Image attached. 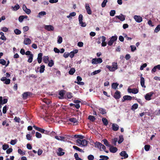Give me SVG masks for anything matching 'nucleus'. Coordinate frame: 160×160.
<instances>
[{
	"instance_id": "nucleus-1",
	"label": "nucleus",
	"mask_w": 160,
	"mask_h": 160,
	"mask_svg": "<svg viewBox=\"0 0 160 160\" xmlns=\"http://www.w3.org/2000/svg\"><path fill=\"white\" fill-rule=\"evenodd\" d=\"M106 67L111 72H114L118 68V65L117 62H113L112 63V66L107 65Z\"/></svg>"
},
{
	"instance_id": "nucleus-2",
	"label": "nucleus",
	"mask_w": 160,
	"mask_h": 160,
	"mask_svg": "<svg viewBox=\"0 0 160 160\" xmlns=\"http://www.w3.org/2000/svg\"><path fill=\"white\" fill-rule=\"evenodd\" d=\"M118 37L117 36H112L110 40L108 42V44L109 46H112L113 42L117 39Z\"/></svg>"
},
{
	"instance_id": "nucleus-3",
	"label": "nucleus",
	"mask_w": 160,
	"mask_h": 160,
	"mask_svg": "<svg viewBox=\"0 0 160 160\" xmlns=\"http://www.w3.org/2000/svg\"><path fill=\"white\" fill-rule=\"evenodd\" d=\"M78 20L79 23L81 25V26L82 27H85L86 26L87 24L85 22H82L83 20V16L82 14H80L78 17Z\"/></svg>"
},
{
	"instance_id": "nucleus-4",
	"label": "nucleus",
	"mask_w": 160,
	"mask_h": 160,
	"mask_svg": "<svg viewBox=\"0 0 160 160\" xmlns=\"http://www.w3.org/2000/svg\"><path fill=\"white\" fill-rule=\"evenodd\" d=\"M102 62V59L101 58H95L92 59V63L93 64H97L98 63H101Z\"/></svg>"
},
{
	"instance_id": "nucleus-5",
	"label": "nucleus",
	"mask_w": 160,
	"mask_h": 160,
	"mask_svg": "<svg viewBox=\"0 0 160 160\" xmlns=\"http://www.w3.org/2000/svg\"><path fill=\"white\" fill-rule=\"evenodd\" d=\"M155 93L153 92H151L146 94L145 96V99L148 101H149L151 100V97Z\"/></svg>"
},
{
	"instance_id": "nucleus-6",
	"label": "nucleus",
	"mask_w": 160,
	"mask_h": 160,
	"mask_svg": "<svg viewBox=\"0 0 160 160\" xmlns=\"http://www.w3.org/2000/svg\"><path fill=\"white\" fill-rule=\"evenodd\" d=\"M133 18L135 21L137 22H141L142 20V18L140 16L135 15L134 16Z\"/></svg>"
},
{
	"instance_id": "nucleus-7",
	"label": "nucleus",
	"mask_w": 160,
	"mask_h": 160,
	"mask_svg": "<svg viewBox=\"0 0 160 160\" xmlns=\"http://www.w3.org/2000/svg\"><path fill=\"white\" fill-rule=\"evenodd\" d=\"M121 92L118 90H116L113 96L114 98L116 99H119L121 97Z\"/></svg>"
},
{
	"instance_id": "nucleus-8",
	"label": "nucleus",
	"mask_w": 160,
	"mask_h": 160,
	"mask_svg": "<svg viewBox=\"0 0 160 160\" xmlns=\"http://www.w3.org/2000/svg\"><path fill=\"white\" fill-rule=\"evenodd\" d=\"M85 9L87 13L89 15H91L92 13V11L89 7V4L88 3L86 4Z\"/></svg>"
},
{
	"instance_id": "nucleus-9",
	"label": "nucleus",
	"mask_w": 160,
	"mask_h": 160,
	"mask_svg": "<svg viewBox=\"0 0 160 160\" xmlns=\"http://www.w3.org/2000/svg\"><path fill=\"white\" fill-rule=\"evenodd\" d=\"M32 95V93L30 92H24L22 94L23 98L24 99H26L28 96H30Z\"/></svg>"
},
{
	"instance_id": "nucleus-10",
	"label": "nucleus",
	"mask_w": 160,
	"mask_h": 160,
	"mask_svg": "<svg viewBox=\"0 0 160 160\" xmlns=\"http://www.w3.org/2000/svg\"><path fill=\"white\" fill-rule=\"evenodd\" d=\"M132 98L131 96L129 95H125L123 97V99H122V101L124 102L126 100L130 101L132 99Z\"/></svg>"
},
{
	"instance_id": "nucleus-11",
	"label": "nucleus",
	"mask_w": 160,
	"mask_h": 160,
	"mask_svg": "<svg viewBox=\"0 0 160 160\" xmlns=\"http://www.w3.org/2000/svg\"><path fill=\"white\" fill-rule=\"evenodd\" d=\"M22 9L23 10L28 14H29L31 12L30 9L27 8L26 6L23 4L22 6Z\"/></svg>"
},
{
	"instance_id": "nucleus-12",
	"label": "nucleus",
	"mask_w": 160,
	"mask_h": 160,
	"mask_svg": "<svg viewBox=\"0 0 160 160\" xmlns=\"http://www.w3.org/2000/svg\"><path fill=\"white\" fill-rule=\"evenodd\" d=\"M44 28L48 31H53L54 29L53 27L51 25H45Z\"/></svg>"
},
{
	"instance_id": "nucleus-13",
	"label": "nucleus",
	"mask_w": 160,
	"mask_h": 160,
	"mask_svg": "<svg viewBox=\"0 0 160 160\" xmlns=\"http://www.w3.org/2000/svg\"><path fill=\"white\" fill-rule=\"evenodd\" d=\"M65 91L64 90H60L59 92V95L60 96L58 97L59 99H62L64 98V95Z\"/></svg>"
},
{
	"instance_id": "nucleus-14",
	"label": "nucleus",
	"mask_w": 160,
	"mask_h": 160,
	"mask_svg": "<svg viewBox=\"0 0 160 160\" xmlns=\"http://www.w3.org/2000/svg\"><path fill=\"white\" fill-rule=\"evenodd\" d=\"M63 150L61 148H59L58 149L57 154L59 156H62L65 154V152H63Z\"/></svg>"
},
{
	"instance_id": "nucleus-15",
	"label": "nucleus",
	"mask_w": 160,
	"mask_h": 160,
	"mask_svg": "<svg viewBox=\"0 0 160 160\" xmlns=\"http://www.w3.org/2000/svg\"><path fill=\"white\" fill-rule=\"evenodd\" d=\"M142 74H141L140 77V84L142 87L145 88L146 86L145 85V79L142 76Z\"/></svg>"
},
{
	"instance_id": "nucleus-16",
	"label": "nucleus",
	"mask_w": 160,
	"mask_h": 160,
	"mask_svg": "<svg viewBox=\"0 0 160 160\" xmlns=\"http://www.w3.org/2000/svg\"><path fill=\"white\" fill-rule=\"evenodd\" d=\"M110 151L112 153H114L117 152L118 151V148L116 147H114L111 145V147H109Z\"/></svg>"
},
{
	"instance_id": "nucleus-17",
	"label": "nucleus",
	"mask_w": 160,
	"mask_h": 160,
	"mask_svg": "<svg viewBox=\"0 0 160 160\" xmlns=\"http://www.w3.org/2000/svg\"><path fill=\"white\" fill-rule=\"evenodd\" d=\"M116 17L121 21H123L125 20V17L122 14H121L119 16H116Z\"/></svg>"
},
{
	"instance_id": "nucleus-18",
	"label": "nucleus",
	"mask_w": 160,
	"mask_h": 160,
	"mask_svg": "<svg viewBox=\"0 0 160 160\" xmlns=\"http://www.w3.org/2000/svg\"><path fill=\"white\" fill-rule=\"evenodd\" d=\"M31 43V40L29 38H25L23 43L26 45H29Z\"/></svg>"
},
{
	"instance_id": "nucleus-19",
	"label": "nucleus",
	"mask_w": 160,
	"mask_h": 160,
	"mask_svg": "<svg viewBox=\"0 0 160 160\" xmlns=\"http://www.w3.org/2000/svg\"><path fill=\"white\" fill-rule=\"evenodd\" d=\"M42 53H40L38 54L37 60L38 62L39 63H40L42 61Z\"/></svg>"
},
{
	"instance_id": "nucleus-20",
	"label": "nucleus",
	"mask_w": 160,
	"mask_h": 160,
	"mask_svg": "<svg viewBox=\"0 0 160 160\" xmlns=\"http://www.w3.org/2000/svg\"><path fill=\"white\" fill-rule=\"evenodd\" d=\"M101 38L102 39V43H101L102 46L105 47L107 45V43L105 42L106 40V38L105 36H102Z\"/></svg>"
},
{
	"instance_id": "nucleus-21",
	"label": "nucleus",
	"mask_w": 160,
	"mask_h": 160,
	"mask_svg": "<svg viewBox=\"0 0 160 160\" xmlns=\"http://www.w3.org/2000/svg\"><path fill=\"white\" fill-rule=\"evenodd\" d=\"M95 147H97L98 148H99L100 151H102L101 149L102 146V144L100 142H96L95 143Z\"/></svg>"
},
{
	"instance_id": "nucleus-22",
	"label": "nucleus",
	"mask_w": 160,
	"mask_h": 160,
	"mask_svg": "<svg viewBox=\"0 0 160 160\" xmlns=\"http://www.w3.org/2000/svg\"><path fill=\"white\" fill-rule=\"evenodd\" d=\"M120 155L122 157H123L124 158H126L128 157V155L127 153L125 151H123L121 152L120 153Z\"/></svg>"
},
{
	"instance_id": "nucleus-23",
	"label": "nucleus",
	"mask_w": 160,
	"mask_h": 160,
	"mask_svg": "<svg viewBox=\"0 0 160 160\" xmlns=\"http://www.w3.org/2000/svg\"><path fill=\"white\" fill-rule=\"evenodd\" d=\"M112 128L113 130L117 131L119 129V126L117 124L113 123L112 125Z\"/></svg>"
},
{
	"instance_id": "nucleus-24",
	"label": "nucleus",
	"mask_w": 160,
	"mask_h": 160,
	"mask_svg": "<svg viewBox=\"0 0 160 160\" xmlns=\"http://www.w3.org/2000/svg\"><path fill=\"white\" fill-rule=\"evenodd\" d=\"M33 127L37 131L43 133V132H44V130L42 128L39 127H38L35 126L34 125L33 126Z\"/></svg>"
},
{
	"instance_id": "nucleus-25",
	"label": "nucleus",
	"mask_w": 160,
	"mask_h": 160,
	"mask_svg": "<svg viewBox=\"0 0 160 160\" xmlns=\"http://www.w3.org/2000/svg\"><path fill=\"white\" fill-rule=\"evenodd\" d=\"M2 96L0 97V109L2 108V105L3 104H6L8 102V99H7L4 98L3 99V102L2 103Z\"/></svg>"
},
{
	"instance_id": "nucleus-26",
	"label": "nucleus",
	"mask_w": 160,
	"mask_h": 160,
	"mask_svg": "<svg viewBox=\"0 0 160 160\" xmlns=\"http://www.w3.org/2000/svg\"><path fill=\"white\" fill-rule=\"evenodd\" d=\"M76 71L75 69L74 68H71L68 72L69 74L71 75H72Z\"/></svg>"
},
{
	"instance_id": "nucleus-27",
	"label": "nucleus",
	"mask_w": 160,
	"mask_h": 160,
	"mask_svg": "<svg viewBox=\"0 0 160 160\" xmlns=\"http://www.w3.org/2000/svg\"><path fill=\"white\" fill-rule=\"evenodd\" d=\"M102 122L104 125L106 126H107L108 124V121L107 119L104 118H103L102 119Z\"/></svg>"
},
{
	"instance_id": "nucleus-28",
	"label": "nucleus",
	"mask_w": 160,
	"mask_h": 160,
	"mask_svg": "<svg viewBox=\"0 0 160 160\" xmlns=\"http://www.w3.org/2000/svg\"><path fill=\"white\" fill-rule=\"evenodd\" d=\"M102 141L103 142L104 144L107 146H108L109 147H111V145L109 144V142L108 140L106 139H104L102 140Z\"/></svg>"
},
{
	"instance_id": "nucleus-29",
	"label": "nucleus",
	"mask_w": 160,
	"mask_h": 160,
	"mask_svg": "<svg viewBox=\"0 0 160 160\" xmlns=\"http://www.w3.org/2000/svg\"><path fill=\"white\" fill-rule=\"evenodd\" d=\"M119 84L117 82H113L112 85V88L114 89H116Z\"/></svg>"
},
{
	"instance_id": "nucleus-30",
	"label": "nucleus",
	"mask_w": 160,
	"mask_h": 160,
	"mask_svg": "<svg viewBox=\"0 0 160 160\" xmlns=\"http://www.w3.org/2000/svg\"><path fill=\"white\" fill-rule=\"evenodd\" d=\"M46 13L45 11H42L38 13V17L40 18L41 16H43L46 15Z\"/></svg>"
},
{
	"instance_id": "nucleus-31",
	"label": "nucleus",
	"mask_w": 160,
	"mask_h": 160,
	"mask_svg": "<svg viewBox=\"0 0 160 160\" xmlns=\"http://www.w3.org/2000/svg\"><path fill=\"white\" fill-rule=\"evenodd\" d=\"M33 54L31 53V54L30 55V56H29L28 57V62L29 63H31L32 62L33 60Z\"/></svg>"
},
{
	"instance_id": "nucleus-32",
	"label": "nucleus",
	"mask_w": 160,
	"mask_h": 160,
	"mask_svg": "<svg viewBox=\"0 0 160 160\" xmlns=\"http://www.w3.org/2000/svg\"><path fill=\"white\" fill-rule=\"evenodd\" d=\"M88 144V141L85 139H83L82 140V143L81 145L83 146H86Z\"/></svg>"
},
{
	"instance_id": "nucleus-33",
	"label": "nucleus",
	"mask_w": 160,
	"mask_h": 160,
	"mask_svg": "<svg viewBox=\"0 0 160 160\" xmlns=\"http://www.w3.org/2000/svg\"><path fill=\"white\" fill-rule=\"evenodd\" d=\"M45 65H42L39 68V72L40 73H42L44 72V71L45 70Z\"/></svg>"
},
{
	"instance_id": "nucleus-34",
	"label": "nucleus",
	"mask_w": 160,
	"mask_h": 160,
	"mask_svg": "<svg viewBox=\"0 0 160 160\" xmlns=\"http://www.w3.org/2000/svg\"><path fill=\"white\" fill-rule=\"evenodd\" d=\"M88 119H89L90 121L94 122L96 120V118L95 117L92 115H89L88 117Z\"/></svg>"
},
{
	"instance_id": "nucleus-35",
	"label": "nucleus",
	"mask_w": 160,
	"mask_h": 160,
	"mask_svg": "<svg viewBox=\"0 0 160 160\" xmlns=\"http://www.w3.org/2000/svg\"><path fill=\"white\" fill-rule=\"evenodd\" d=\"M66 95L68 99H71L73 97L72 94L71 92H67L66 94Z\"/></svg>"
},
{
	"instance_id": "nucleus-36",
	"label": "nucleus",
	"mask_w": 160,
	"mask_h": 160,
	"mask_svg": "<svg viewBox=\"0 0 160 160\" xmlns=\"http://www.w3.org/2000/svg\"><path fill=\"white\" fill-rule=\"evenodd\" d=\"M55 138L56 139L58 140H61L63 141L64 140V139H65V138L64 137H62V136H56L55 137Z\"/></svg>"
},
{
	"instance_id": "nucleus-37",
	"label": "nucleus",
	"mask_w": 160,
	"mask_h": 160,
	"mask_svg": "<svg viewBox=\"0 0 160 160\" xmlns=\"http://www.w3.org/2000/svg\"><path fill=\"white\" fill-rule=\"evenodd\" d=\"M43 61L46 63H48L49 61V57L48 56H44L43 59Z\"/></svg>"
},
{
	"instance_id": "nucleus-38",
	"label": "nucleus",
	"mask_w": 160,
	"mask_h": 160,
	"mask_svg": "<svg viewBox=\"0 0 160 160\" xmlns=\"http://www.w3.org/2000/svg\"><path fill=\"white\" fill-rule=\"evenodd\" d=\"M124 140L123 136L122 135H120L119 136V139L118 141L119 144L122 143Z\"/></svg>"
},
{
	"instance_id": "nucleus-39",
	"label": "nucleus",
	"mask_w": 160,
	"mask_h": 160,
	"mask_svg": "<svg viewBox=\"0 0 160 160\" xmlns=\"http://www.w3.org/2000/svg\"><path fill=\"white\" fill-rule=\"evenodd\" d=\"M99 110L100 111V112L102 114H104L106 113V110L103 108H100L99 109Z\"/></svg>"
},
{
	"instance_id": "nucleus-40",
	"label": "nucleus",
	"mask_w": 160,
	"mask_h": 160,
	"mask_svg": "<svg viewBox=\"0 0 160 160\" xmlns=\"http://www.w3.org/2000/svg\"><path fill=\"white\" fill-rule=\"evenodd\" d=\"M69 120L70 122L74 123H75L78 122V120L76 118H70L69 119Z\"/></svg>"
},
{
	"instance_id": "nucleus-41",
	"label": "nucleus",
	"mask_w": 160,
	"mask_h": 160,
	"mask_svg": "<svg viewBox=\"0 0 160 160\" xmlns=\"http://www.w3.org/2000/svg\"><path fill=\"white\" fill-rule=\"evenodd\" d=\"M20 8V6L19 5L17 4L14 7L12 6V8L13 9V11H16Z\"/></svg>"
},
{
	"instance_id": "nucleus-42",
	"label": "nucleus",
	"mask_w": 160,
	"mask_h": 160,
	"mask_svg": "<svg viewBox=\"0 0 160 160\" xmlns=\"http://www.w3.org/2000/svg\"><path fill=\"white\" fill-rule=\"evenodd\" d=\"M14 31L15 34L17 35H19L21 33V31L18 29H15Z\"/></svg>"
},
{
	"instance_id": "nucleus-43",
	"label": "nucleus",
	"mask_w": 160,
	"mask_h": 160,
	"mask_svg": "<svg viewBox=\"0 0 160 160\" xmlns=\"http://www.w3.org/2000/svg\"><path fill=\"white\" fill-rule=\"evenodd\" d=\"M48 66L50 67H52L54 64V62L52 60H50V61H48Z\"/></svg>"
},
{
	"instance_id": "nucleus-44",
	"label": "nucleus",
	"mask_w": 160,
	"mask_h": 160,
	"mask_svg": "<svg viewBox=\"0 0 160 160\" xmlns=\"http://www.w3.org/2000/svg\"><path fill=\"white\" fill-rule=\"evenodd\" d=\"M118 138H115L112 140V144L114 145V146H116V142L118 141Z\"/></svg>"
},
{
	"instance_id": "nucleus-45",
	"label": "nucleus",
	"mask_w": 160,
	"mask_h": 160,
	"mask_svg": "<svg viewBox=\"0 0 160 160\" xmlns=\"http://www.w3.org/2000/svg\"><path fill=\"white\" fill-rule=\"evenodd\" d=\"M101 70L100 69H99L97 70H96L94 72H92L91 73V75H95L97 74H98L101 71Z\"/></svg>"
},
{
	"instance_id": "nucleus-46",
	"label": "nucleus",
	"mask_w": 160,
	"mask_h": 160,
	"mask_svg": "<svg viewBox=\"0 0 160 160\" xmlns=\"http://www.w3.org/2000/svg\"><path fill=\"white\" fill-rule=\"evenodd\" d=\"M100 158L102 159V160H108L109 159V158L106 156L101 155Z\"/></svg>"
},
{
	"instance_id": "nucleus-47",
	"label": "nucleus",
	"mask_w": 160,
	"mask_h": 160,
	"mask_svg": "<svg viewBox=\"0 0 160 160\" xmlns=\"http://www.w3.org/2000/svg\"><path fill=\"white\" fill-rule=\"evenodd\" d=\"M138 89L136 88H132V92L131 91L132 93L136 94L138 92Z\"/></svg>"
},
{
	"instance_id": "nucleus-48",
	"label": "nucleus",
	"mask_w": 160,
	"mask_h": 160,
	"mask_svg": "<svg viewBox=\"0 0 160 160\" xmlns=\"http://www.w3.org/2000/svg\"><path fill=\"white\" fill-rule=\"evenodd\" d=\"M2 149L4 150H5L7 149L8 148H9V145L8 144H5L2 145Z\"/></svg>"
},
{
	"instance_id": "nucleus-49",
	"label": "nucleus",
	"mask_w": 160,
	"mask_h": 160,
	"mask_svg": "<svg viewBox=\"0 0 160 160\" xmlns=\"http://www.w3.org/2000/svg\"><path fill=\"white\" fill-rule=\"evenodd\" d=\"M160 30V24L158 25L154 30V32H158Z\"/></svg>"
},
{
	"instance_id": "nucleus-50",
	"label": "nucleus",
	"mask_w": 160,
	"mask_h": 160,
	"mask_svg": "<svg viewBox=\"0 0 160 160\" xmlns=\"http://www.w3.org/2000/svg\"><path fill=\"white\" fill-rule=\"evenodd\" d=\"M58 43L59 44L61 43L62 41V38L61 36H58Z\"/></svg>"
},
{
	"instance_id": "nucleus-51",
	"label": "nucleus",
	"mask_w": 160,
	"mask_h": 160,
	"mask_svg": "<svg viewBox=\"0 0 160 160\" xmlns=\"http://www.w3.org/2000/svg\"><path fill=\"white\" fill-rule=\"evenodd\" d=\"M108 2V0H104L101 4L102 7L104 8L106 6V3Z\"/></svg>"
},
{
	"instance_id": "nucleus-52",
	"label": "nucleus",
	"mask_w": 160,
	"mask_h": 160,
	"mask_svg": "<svg viewBox=\"0 0 160 160\" xmlns=\"http://www.w3.org/2000/svg\"><path fill=\"white\" fill-rule=\"evenodd\" d=\"M138 105L137 103L134 104L132 106L131 109H136L138 108Z\"/></svg>"
},
{
	"instance_id": "nucleus-53",
	"label": "nucleus",
	"mask_w": 160,
	"mask_h": 160,
	"mask_svg": "<svg viewBox=\"0 0 160 160\" xmlns=\"http://www.w3.org/2000/svg\"><path fill=\"white\" fill-rule=\"evenodd\" d=\"M150 147V145H146L144 146V149L146 151H148L149 150Z\"/></svg>"
},
{
	"instance_id": "nucleus-54",
	"label": "nucleus",
	"mask_w": 160,
	"mask_h": 160,
	"mask_svg": "<svg viewBox=\"0 0 160 160\" xmlns=\"http://www.w3.org/2000/svg\"><path fill=\"white\" fill-rule=\"evenodd\" d=\"M17 142V140L16 139L14 140H12L10 142V144L12 145H14Z\"/></svg>"
},
{
	"instance_id": "nucleus-55",
	"label": "nucleus",
	"mask_w": 160,
	"mask_h": 160,
	"mask_svg": "<svg viewBox=\"0 0 160 160\" xmlns=\"http://www.w3.org/2000/svg\"><path fill=\"white\" fill-rule=\"evenodd\" d=\"M36 137L37 138H40L42 137V135L40 133L36 132Z\"/></svg>"
},
{
	"instance_id": "nucleus-56",
	"label": "nucleus",
	"mask_w": 160,
	"mask_h": 160,
	"mask_svg": "<svg viewBox=\"0 0 160 160\" xmlns=\"http://www.w3.org/2000/svg\"><path fill=\"white\" fill-rule=\"evenodd\" d=\"M116 13L115 11V10H112L110 12V16H113Z\"/></svg>"
},
{
	"instance_id": "nucleus-57",
	"label": "nucleus",
	"mask_w": 160,
	"mask_h": 160,
	"mask_svg": "<svg viewBox=\"0 0 160 160\" xmlns=\"http://www.w3.org/2000/svg\"><path fill=\"white\" fill-rule=\"evenodd\" d=\"M18 152L22 155H24L25 154V153L23 152L20 149H19L18 150Z\"/></svg>"
},
{
	"instance_id": "nucleus-58",
	"label": "nucleus",
	"mask_w": 160,
	"mask_h": 160,
	"mask_svg": "<svg viewBox=\"0 0 160 160\" xmlns=\"http://www.w3.org/2000/svg\"><path fill=\"white\" fill-rule=\"evenodd\" d=\"M26 138L28 140H32V136L29 134H27L26 135Z\"/></svg>"
},
{
	"instance_id": "nucleus-59",
	"label": "nucleus",
	"mask_w": 160,
	"mask_h": 160,
	"mask_svg": "<svg viewBox=\"0 0 160 160\" xmlns=\"http://www.w3.org/2000/svg\"><path fill=\"white\" fill-rule=\"evenodd\" d=\"M0 63L2 65H5L6 64V61L3 59H0Z\"/></svg>"
},
{
	"instance_id": "nucleus-60",
	"label": "nucleus",
	"mask_w": 160,
	"mask_h": 160,
	"mask_svg": "<svg viewBox=\"0 0 160 160\" xmlns=\"http://www.w3.org/2000/svg\"><path fill=\"white\" fill-rule=\"evenodd\" d=\"M88 159L89 160H93L94 159V157L93 155H89L88 157Z\"/></svg>"
},
{
	"instance_id": "nucleus-61",
	"label": "nucleus",
	"mask_w": 160,
	"mask_h": 160,
	"mask_svg": "<svg viewBox=\"0 0 160 160\" xmlns=\"http://www.w3.org/2000/svg\"><path fill=\"white\" fill-rule=\"evenodd\" d=\"M14 120L15 122L19 123L20 120V119L19 118L15 117L14 119Z\"/></svg>"
},
{
	"instance_id": "nucleus-62",
	"label": "nucleus",
	"mask_w": 160,
	"mask_h": 160,
	"mask_svg": "<svg viewBox=\"0 0 160 160\" xmlns=\"http://www.w3.org/2000/svg\"><path fill=\"white\" fill-rule=\"evenodd\" d=\"M130 47L131 48V51L132 52H133L136 49V47L133 45H131L130 46Z\"/></svg>"
},
{
	"instance_id": "nucleus-63",
	"label": "nucleus",
	"mask_w": 160,
	"mask_h": 160,
	"mask_svg": "<svg viewBox=\"0 0 160 160\" xmlns=\"http://www.w3.org/2000/svg\"><path fill=\"white\" fill-rule=\"evenodd\" d=\"M12 148H10L8 149L6 151L7 154H9L12 152Z\"/></svg>"
},
{
	"instance_id": "nucleus-64",
	"label": "nucleus",
	"mask_w": 160,
	"mask_h": 160,
	"mask_svg": "<svg viewBox=\"0 0 160 160\" xmlns=\"http://www.w3.org/2000/svg\"><path fill=\"white\" fill-rule=\"evenodd\" d=\"M10 80L9 79L7 78L4 83L6 84H10Z\"/></svg>"
}]
</instances>
